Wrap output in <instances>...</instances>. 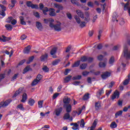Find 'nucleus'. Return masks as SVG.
Here are the masks:
<instances>
[{"label": "nucleus", "mask_w": 130, "mask_h": 130, "mask_svg": "<svg viewBox=\"0 0 130 130\" xmlns=\"http://www.w3.org/2000/svg\"><path fill=\"white\" fill-rule=\"evenodd\" d=\"M48 12H49V15L51 17H55L56 14L55 13V10L53 8H50L48 9Z\"/></svg>", "instance_id": "nucleus-12"}, {"label": "nucleus", "mask_w": 130, "mask_h": 130, "mask_svg": "<svg viewBox=\"0 0 130 130\" xmlns=\"http://www.w3.org/2000/svg\"><path fill=\"white\" fill-rule=\"evenodd\" d=\"M39 82L40 81L37 79H35L31 83V86H36V85H37Z\"/></svg>", "instance_id": "nucleus-35"}, {"label": "nucleus", "mask_w": 130, "mask_h": 130, "mask_svg": "<svg viewBox=\"0 0 130 130\" xmlns=\"http://www.w3.org/2000/svg\"><path fill=\"white\" fill-rule=\"evenodd\" d=\"M78 123L80 124V121H78L77 123H75L74 126L72 127V129H79V124H78Z\"/></svg>", "instance_id": "nucleus-27"}, {"label": "nucleus", "mask_w": 130, "mask_h": 130, "mask_svg": "<svg viewBox=\"0 0 130 130\" xmlns=\"http://www.w3.org/2000/svg\"><path fill=\"white\" fill-rule=\"evenodd\" d=\"M28 104L30 106H33L34 105V103H35V101L33 99H29L28 100Z\"/></svg>", "instance_id": "nucleus-32"}, {"label": "nucleus", "mask_w": 130, "mask_h": 130, "mask_svg": "<svg viewBox=\"0 0 130 130\" xmlns=\"http://www.w3.org/2000/svg\"><path fill=\"white\" fill-rule=\"evenodd\" d=\"M30 50H31V46L28 45L26 47H25L23 50V53L25 54H28L29 52H30Z\"/></svg>", "instance_id": "nucleus-14"}, {"label": "nucleus", "mask_w": 130, "mask_h": 130, "mask_svg": "<svg viewBox=\"0 0 130 130\" xmlns=\"http://www.w3.org/2000/svg\"><path fill=\"white\" fill-rule=\"evenodd\" d=\"M19 18L20 20V24H21V25H26V22L24 21V17L23 16H20Z\"/></svg>", "instance_id": "nucleus-42"}, {"label": "nucleus", "mask_w": 130, "mask_h": 130, "mask_svg": "<svg viewBox=\"0 0 130 130\" xmlns=\"http://www.w3.org/2000/svg\"><path fill=\"white\" fill-rule=\"evenodd\" d=\"M111 73L108 71L103 72V74L101 75V77L103 80H106L108 77H110Z\"/></svg>", "instance_id": "nucleus-7"}, {"label": "nucleus", "mask_w": 130, "mask_h": 130, "mask_svg": "<svg viewBox=\"0 0 130 130\" xmlns=\"http://www.w3.org/2000/svg\"><path fill=\"white\" fill-rule=\"evenodd\" d=\"M32 5L33 4H32V2H31V1H28L26 2V6L27 7H29V8H31Z\"/></svg>", "instance_id": "nucleus-60"}, {"label": "nucleus", "mask_w": 130, "mask_h": 130, "mask_svg": "<svg viewBox=\"0 0 130 130\" xmlns=\"http://www.w3.org/2000/svg\"><path fill=\"white\" fill-rule=\"evenodd\" d=\"M82 79V76L78 75L73 77L72 80L73 81H76V80H81Z\"/></svg>", "instance_id": "nucleus-38"}, {"label": "nucleus", "mask_w": 130, "mask_h": 130, "mask_svg": "<svg viewBox=\"0 0 130 130\" xmlns=\"http://www.w3.org/2000/svg\"><path fill=\"white\" fill-rule=\"evenodd\" d=\"M71 2L72 4L75 5V6H77L78 7H80V6H81L80 3H79V2H78L77 1H71Z\"/></svg>", "instance_id": "nucleus-46"}, {"label": "nucleus", "mask_w": 130, "mask_h": 130, "mask_svg": "<svg viewBox=\"0 0 130 130\" xmlns=\"http://www.w3.org/2000/svg\"><path fill=\"white\" fill-rule=\"evenodd\" d=\"M31 8V9H36L37 10H38V9H39V7L38 5L36 4H32Z\"/></svg>", "instance_id": "nucleus-55"}, {"label": "nucleus", "mask_w": 130, "mask_h": 130, "mask_svg": "<svg viewBox=\"0 0 130 130\" xmlns=\"http://www.w3.org/2000/svg\"><path fill=\"white\" fill-rule=\"evenodd\" d=\"M71 72V70L70 69H66L65 72H64V74L65 76H68V74H69Z\"/></svg>", "instance_id": "nucleus-62"}, {"label": "nucleus", "mask_w": 130, "mask_h": 130, "mask_svg": "<svg viewBox=\"0 0 130 130\" xmlns=\"http://www.w3.org/2000/svg\"><path fill=\"white\" fill-rule=\"evenodd\" d=\"M98 121V120L95 119L93 123H92V125L91 127H88L87 128V130H94L95 129V128H96V126H97V122Z\"/></svg>", "instance_id": "nucleus-8"}, {"label": "nucleus", "mask_w": 130, "mask_h": 130, "mask_svg": "<svg viewBox=\"0 0 130 130\" xmlns=\"http://www.w3.org/2000/svg\"><path fill=\"white\" fill-rule=\"evenodd\" d=\"M44 22L45 24H48L49 23V26L50 27H52V24L54 22V19L52 18H49V19H44Z\"/></svg>", "instance_id": "nucleus-6"}, {"label": "nucleus", "mask_w": 130, "mask_h": 130, "mask_svg": "<svg viewBox=\"0 0 130 130\" xmlns=\"http://www.w3.org/2000/svg\"><path fill=\"white\" fill-rule=\"evenodd\" d=\"M80 126L82 128L85 127V121H84V119H82L80 121Z\"/></svg>", "instance_id": "nucleus-52"}, {"label": "nucleus", "mask_w": 130, "mask_h": 130, "mask_svg": "<svg viewBox=\"0 0 130 130\" xmlns=\"http://www.w3.org/2000/svg\"><path fill=\"white\" fill-rule=\"evenodd\" d=\"M126 39H127V42L128 44L129 45H130V36H127V38H126Z\"/></svg>", "instance_id": "nucleus-64"}, {"label": "nucleus", "mask_w": 130, "mask_h": 130, "mask_svg": "<svg viewBox=\"0 0 130 130\" xmlns=\"http://www.w3.org/2000/svg\"><path fill=\"white\" fill-rule=\"evenodd\" d=\"M38 103L39 105V108H42V106L43 105V101H39Z\"/></svg>", "instance_id": "nucleus-53"}, {"label": "nucleus", "mask_w": 130, "mask_h": 130, "mask_svg": "<svg viewBox=\"0 0 130 130\" xmlns=\"http://www.w3.org/2000/svg\"><path fill=\"white\" fill-rule=\"evenodd\" d=\"M87 67H88V64L87 63H82L80 66V68L81 70H85Z\"/></svg>", "instance_id": "nucleus-36"}, {"label": "nucleus", "mask_w": 130, "mask_h": 130, "mask_svg": "<svg viewBox=\"0 0 130 130\" xmlns=\"http://www.w3.org/2000/svg\"><path fill=\"white\" fill-rule=\"evenodd\" d=\"M63 107L66 108V112L67 113H70V112H72V105H71V104L64 105Z\"/></svg>", "instance_id": "nucleus-13"}, {"label": "nucleus", "mask_w": 130, "mask_h": 130, "mask_svg": "<svg viewBox=\"0 0 130 130\" xmlns=\"http://www.w3.org/2000/svg\"><path fill=\"white\" fill-rule=\"evenodd\" d=\"M54 8H56L58 10H60V11L62 10L63 9V7H62V6L57 4H54Z\"/></svg>", "instance_id": "nucleus-28"}, {"label": "nucleus", "mask_w": 130, "mask_h": 130, "mask_svg": "<svg viewBox=\"0 0 130 130\" xmlns=\"http://www.w3.org/2000/svg\"><path fill=\"white\" fill-rule=\"evenodd\" d=\"M42 75H41V74H38L36 79H37L40 82V80H41V79H42Z\"/></svg>", "instance_id": "nucleus-58"}, {"label": "nucleus", "mask_w": 130, "mask_h": 130, "mask_svg": "<svg viewBox=\"0 0 130 130\" xmlns=\"http://www.w3.org/2000/svg\"><path fill=\"white\" fill-rule=\"evenodd\" d=\"M50 28H54L55 31H57L58 32H59V31H61V23L59 21H57V24H53L52 23V27H51Z\"/></svg>", "instance_id": "nucleus-3"}, {"label": "nucleus", "mask_w": 130, "mask_h": 130, "mask_svg": "<svg viewBox=\"0 0 130 130\" xmlns=\"http://www.w3.org/2000/svg\"><path fill=\"white\" fill-rule=\"evenodd\" d=\"M117 124L115 122H112L111 123L110 127H111L112 128H115V127H117Z\"/></svg>", "instance_id": "nucleus-45"}, {"label": "nucleus", "mask_w": 130, "mask_h": 130, "mask_svg": "<svg viewBox=\"0 0 130 130\" xmlns=\"http://www.w3.org/2000/svg\"><path fill=\"white\" fill-rule=\"evenodd\" d=\"M12 101H13L12 100L9 99L5 102H1L0 103V108H2V107H3V108H5V107H7V106H8L9 104H10V103L12 102Z\"/></svg>", "instance_id": "nucleus-4"}, {"label": "nucleus", "mask_w": 130, "mask_h": 130, "mask_svg": "<svg viewBox=\"0 0 130 130\" xmlns=\"http://www.w3.org/2000/svg\"><path fill=\"white\" fill-rule=\"evenodd\" d=\"M27 99H28V95H27V93H24L22 95V99L21 100V102H22V103H25Z\"/></svg>", "instance_id": "nucleus-17"}, {"label": "nucleus", "mask_w": 130, "mask_h": 130, "mask_svg": "<svg viewBox=\"0 0 130 130\" xmlns=\"http://www.w3.org/2000/svg\"><path fill=\"white\" fill-rule=\"evenodd\" d=\"M0 7L2 9L1 11H7V8L5 6L1 4Z\"/></svg>", "instance_id": "nucleus-61"}, {"label": "nucleus", "mask_w": 130, "mask_h": 130, "mask_svg": "<svg viewBox=\"0 0 130 130\" xmlns=\"http://www.w3.org/2000/svg\"><path fill=\"white\" fill-rule=\"evenodd\" d=\"M93 58L92 57H87V61H88V62H92V61H93Z\"/></svg>", "instance_id": "nucleus-63"}, {"label": "nucleus", "mask_w": 130, "mask_h": 130, "mask_svg": "<svg viewBox=\"0 0 130 130\" xmlns=\"http://www.w3.org/2000/svg\"><path fill=\"white\" fill-rule=\"evenodd\" d=\"M40 10L43 11V13L44 15H47V12H48V8L46 7H44V5L43 4L40 3L39 4Z\"/></svg>", "instance_id": "nucleus-5"}, {"label": "nucleus", "mask_w": 130, "mask_h": 130, "mask_svg": "<svg viewBox=\"0 0 130 130\" xmlns=\"http://www.w3.org/2000/svg\"><path fill=\"white\" fill-rule=\"evenodd\" d=\"M16 4V1H12L11 4H9V9H12L14 7H15V5Z\"/></svg>", "instance_id": "nucleus-33"}, {"label": "nucleus", "mask_w": 130, "mask_h": 130, "mask_svg": "<svg viewBox=\"0 0 130 130\" xmlns=\"http://www.w3.org/2000/svg\"><path fill=\"white\" fill-rule=\"evenodd\" d=\"M85 17H84V20L85 21V22H87V23H88V22L90 21V14L89 13V12L86 11L85 12Z\"/></svg>", "instance_id": "nucleus-16"}, {"label": "nucleus", "mask_w": 130, "mask_h": 130, "mask_svg": "<svg viewBox=\"0 0 130 130\" xmlns=\"http://www.w3.org/2000/svg\"><path fill=\"white\" fill-rule=\"evenodd\" d=\"M89 74H90V72H89L88 71H84V72H82V75L84 77H87V76H88L89 75Z\"/></svg>", "instance_id": "nucleus-56"}, {"label": "nucleus", "mask_w": 130, "mask_h": 130, "mask_svg": "<svg viewBox=\"0 0 130 130\" xmlns=\"http://www.w3.org/2000/svg\"><path fill=\"white\" fill-rule=\"evenodd\" d=\"M23 88L22 87L19 88V89L15 92L13 97H17L19 94H21V93H22V91H23Z\"/></svg>", "instance_id": "nucleus-22"}, {"label": "nucleus", "mask_w": 130, "mask_h": 130, "mask_svg": "<svg viewBox=\"0 0 130 130\" xmlns=\"http://www.w3.org/2000/svg\"><path fill=\"white\" fill-rule=\"evenodd\" d=\"M114 62V57L112 56L109 59V63H110V64H113Z\"/></svg>", "instance_id": "nucleus-50"}, {"label": "nucleus", "mask_w": 130, "mask_h": 130, "mask_svg": "<svg viewBox=\"0 0 130 130\" xmlns=\"http://www.w3.org/2000/svg\"><path fill=\"white\" fill-rule=\"evenodd\" d=\"M122 55H123V56L126 59L125 61H123L122 62V66L123 68H125L126 67V64H127L128 63V60L130 59V51H128L127 46H124V49L123 50Z\"/></svg>", "instance_id": "nucleus-2"}, {"label": "nucleus", "mask_w": 130, "mask_h": 130, "mask_svg": "<svg viewBox=\"0 0 130 130\" xmlns=\"http://www.w3.org/2000/svg\"><path fill=\"white\" fill-rule=\"evenodd\" d=\"M87 60V56H83L81 57V60L80 61H82V62H86Z\"/></svg>", "instance_id": "nucleus-41"}, {"label": "nucleus", "mask_w": 130, "mask_h": 130, "mask_svg": "<svg viewBox=\"0 0 130 130\" xmlns=\"http://www.w3.org/2000/svg\"><path fill=\"white\" fill-rule=\"evenodd\" d=\"M6 11H4V10H0V15L1 16H3V17H5L6 16Z\"/></svg>", "instance_id": "nucleus-57"}, {"label": "nucleus", "mask_w": 130, "mask_h": 130, "mask_svg": "<svg viewBox=\"0 0 130 130\" xmlns=\"http://www.w3.org/2000/svg\"><path fill=\"white\" fill-rule=\"evenodd\" d=\"M70 117L71 115H70V113H66L64 114L63 119H64V120H68V119H70Z\"/></svg>", "instance_id": "nucleus-23"}, {"label": "nucleus", "mask_w": 130, "mask_h": 130, "mask_svg": "<svg viewBox=\"0 0 130 130\" xmlns=\"http://www.w3.org/2000/svg\"><path fill=\"white\" fill-rule=\"evenodd\" d=\"M81 63V60H78L72 65V68H78Z\"/></svg>", "instance_id": "nucleus-30"}, {"label": "nucleus", "mask_w": 130, "mask_h": 130, "mask_svg": "<svg viewBox=\"0 0 130 130\" xmlns=\"http://www.w3.org/2000/svg\"><path fill=\"white\" fill-rule=\"evenodd\" d=\"M13 19H14V17H13L12 16H9L6 19V23H11Z\"/></svg>", "instance_id": "nucleus-39"}, {"label": "nucleus", "mask_w": 130, "mask_h": 130, "mask_svg": "<svg viewBox=\"0 0 130 130\" xmlns=\"http://www.w3.org/2000/svg\"><path fill=\"white\" fill-rule=\"evenodd\" d=\"M119 21V22H120L119 24L121 25H124V24L125 23V21H124V19H123V18H120Z\"/></svg>", "instance_id": "nucleus-51"}, {"label": "nucleus", "mask_w": 130, "mask_h": 130, "mask_svg": "<svg viewBox=\"0 0 130 130\" xmlns=\"http://www.w3.org/2000/svg\"><path fill=\"white\" fill-rule=\"evenodd\" d=\"M63 102L64 104V105H69L70 102H71V98H64L63 99Z\"/></svg>", "instance_id": "nucleus-15"}, {"label": "nucleus", "mask_w": 130, "mask_h": 130, "mask_svg": "<svg viewBox=\"0 0 130 130\" xmlns=\"http://www.w3.org/2000/svg\"><path fill=\"white\" fill-rule=\"evenodd\" d=\"M2 37H0V41H2V42H7V41H10V40L12 39V38L7 37L4 35H3Z\"/></svg>", "instance_id": "nucleus-9"}, {"label": "nucleus", "mask_w": 130, "mask_h": 130, "mask_svg": "<svg viewBox=\"0 0 130 130\" xmlns=\"http://www.w3.org/2000/svg\"><path fill=\"white\" fill-rule=\"evenodd\" d=\"M5 27L6 28V29L8 30L9 31H12V30H13V26L11 24H6Z\"/></svg>", "instance_id": "nucleus-31"}, {"label": "nucleus", "mask_w": 130, "mask_h": 130, "mask_svg": "<svg viewBox=\"0 0 130 130\" xmlns=\"http://www.w3.org/2000/svg\"><path fill=\"white\" fill-rule=\"evenodd\" d=\"M102 94H104V90H103V88L100 89L98 91H97L96 96L98 98H100V96H101Z\"/></svg>", "instance_id": "nucleus-20"}, {"label": "nucleus", "mask_w": 130, "mask_h": 130, "mask_svg": "<svg viewBox=\"0 0 130 130\" xmlns=\"http://www.w3.org/2000/svg\"><path fill=\"white\" fill-rule=\"evenodd\" d=\"M36 27L38 30H40L41 31L43 28L42 27V24H41V23L39 21H37L36 23Z\"/></svg>", "instance_id": "nucleus-21"}, {"label": "nucleus", "mask_w": 130, "mask_h": 130, "mask_svg": "<svg viewBox=\"0 0 130 130\" xmlns=\"http://www.w3.org/2000/svg\"><path fill=\"white\" fill-rule=\"evenodd\" d=\"M48 57L47 53L41 56V61H46Z\"/></svg>", "instance_id": "nucleus-19"}, {"label": "nucleus", "mask_w": 130, "mask_h": 130, "mask_svg": "<svg viewBox=\"0 0 130 130\" xmlns=\"http://www.w3.org/2000/svg\"><path fill=\"white\" fill-rule=\"evenodd\" d=\"M119 95L120 94L118 91L117 90L115 91L113 94L112 95V98H111L112 100H114V99H116V98H117V99H118V98H119Z\"/></svg>", "instance_id": "nucleus-10"}, {"label": "nucleus", "mask_w": 130, "mask_h": 130, "mask_svg": "<svg viewBox=\"0 0 130 130\" xmlns=\"http://www.w3.org/2000/svg\"><path fill=\"white\" fill-rule=\"evenodd\" d=\"M56 51H57V48L54 47L51 50L50 54L53 55L56 53Z\"/></svg>", "instance_id": "nucleus-29"}, {"label": "nucleus", "mask_w": 130, "mask_h": 130, "mask_svg": "<svg viewBox=\"0 0 130 130\" xmlns=\"http://www.w3.org/2000/svg\"><path fill=\"white\" fill-rule=\"evenodd\" d=\"M122 112H123V111H122V110L117 112L115 114V118H117L118 116H121L122 115Z\"/></svg>", "instance_id": "nucleus-26"}, {"label": "nucleus", "mask_w": 130, "mask_h": 130, "mask_svg": "<svg viewBox=\"0 0 130 130\" xmlns=\"http://www.w3.org/2000/svg\"><path fill=\"white\" fill-rule=\"evenodd\" d=\"M42 70L45 72V73H48L49 72V68L47 67L46 66H44L43 68L42 69Z\"/></svg>", "instance_id": "nucleus-40"}, {"label": "nucleus", "mask_w": 130, "mask_h": 130, "mask_svg": "<svg viewBox=\"0 0 130 130\" xmlns=\"http://www.w3.org/2000/svg\"><path fill=\"white\" fill-rule=\"evenodd\" d=\"M100 68H105L106 67V63L103 62H100L99 64Z\"/></svg>", "instance_id": "nucleus-47"}, {"label": "nucleus", "mask_w": 130, "mask_h": 130, "mask_svg": "<svg viewBox=\"0 0 130 130\" xmlns=\"http://www.w3.org/2000/svg\"><path fill=\"white\" fill-rule=\"evenodd\" d=\"M76 14L78 15L74 16V19H75L76 23L79 25V27H80V28H84V27H86L87 23L85 21H81L80 18L85 19V15H84V13H83L82 11L78 10L76 11Z\"/></svg>", "instance_id": "nucleus-1"}, {"label": "nucleus", "mask_w": 130, "mask_h": 130, "mask_svg": "<svg viewBox=\"0 0 130 130\" xmlns=\"http://www.w3.org/2000/svg\"><path fill=\"white\" fill-rule=\"evenodd\" d=\"M59 62H60V59H56L52 61V66H56V65L58 64Z\"/></svg>", "instance_id": "nucleus-37"}, {"label": "nucleus", "mask_w": 130, "mask_h": 130, "mask_svg": "<svg viewBox=\"0 0 130 130\" xmlns=\"http://www.w3.org/2000/svg\"><path fill=\"white\" fill-rule=\"evenodd\" d=\"M89 95H90V94H89V93H85V95L83 97V100H85V101L88 100V99H89V98H90L89 97Z\"/></svg>", "instance_id": "nucleus-43"}, {"label": "nucleus", "mask_w": 130, "mask_h": 130, "mask_svg": "<svg viewBox=\"0 0 130 130\" xmlns=\"http://www.w3.org/2000/svg\"><path fill=\"white\" fill-rule=\"evenodd\" d=\"M129 81H130V73L128 75V79L124 81L123 84L124 85V86H126V85H128V83H129Z\"/></svg>", "instance_id": "nucleus-24"}, {"label": "nucleus", "mask_w": 130, "mask_h": 130, "mask_svg": "<svg viewBox=\"0 0 130 130\" xmlns=\"http://www.w3.org/2000/svg\"><path fill=\"white\" fill-rule=\"evenodd\" d=\"M94 107L95 110H99L101 108V104L100 102H95L94 104Z\"/></svg>", "instance_id": "nucleus-18"}, {"label": "nucleus", "mask_w": 130, "mask_h": 130, "mask_svg": "<svg viewBox=\"0 0 130 130\" xmlns=\"http://www.w3.org/2000/svg\"><path fill=\"white\" fill-rule=\"evenodd\" d=\"M33 59H34V56H32L29 57L28 61H26V64H29L30 62H32V61H33Z\"/></svg>", "instance_id": "nucleus-49"}, {"label": "nucleus", "mask_w": 130, "mask_h": 130, "mask_svg": "<svg viewBox=\"0 0 130 130\" xmlns=\"http://www.w3.org/2000/svg\"><path fill=\"white\" fill-rule=\"evenodd\" d=\"M72 78V76L69 75L64 79V83H69L70 81H71V79Z\"/></svg>", "instance_id": "nucleus-34"}, {"label": "nucleus", "mask_w": 130, "mask_h": 130, "mask_svg": "<svg viewBox=\"0 0 130 130\" xmlns=\"http://www.w3.org/2000/svg\"><path fill=\"white\" fill-rule=\"evenodd\" d=\"M29 71H32V69H31L30 66H27L23 70V74H26V73H27V72H29Z\"/></svg>", "instance_id": "nucleus-25"}, {"label": "nucleus", "mask_w": 130, "mask_h": 130, "mask_svg": "<svg viewBox=\"0 0 130 130\" xmlns=\"http://www.w3.org/2000/svg\"><path fill=\"white\" fill-rule=\"evenodd\" d=\"M120 47H121L120 45H117L113 47L112 50H118Z\"/></svg>", "instance_id": "nucleus-44"}, {"label": "nucleus", "mask_w": 130, "mask_h": 130, "mask_svg": "<svg viewBox=\"0 0 130 130\" xmlns=\"http://www.w3.org/2000/svg\"><path fill=\"white\" fill-rule=\"evenodd\" d=\"M61 112H62V108L60 107L59 108L56 109L54 112V113H55L56 116H59Z\"/></svg>", "instance_id": "nucleus-11"}, {"label": "nucleus", "mask_w": 130, "mask_h": 130, "mask_svg": "<svg viewBox=\"0 0 130 130\" xmlns=\"http://www.w3.org/2000/svg\"><path fill=\"white\" fill-rule=\"evenodd\" d=\"M17 108H18V109H20V110H21L22 111H24V110H25V108H24L22 104L18 105L17 106Z\"/></svg>", "instance_id": "nucleus-48"}, {"label": "nucleus", "mask_w": 130, "mask_h": 130, "mask_svg": "<svg viewBox=\"0 0 130 130\" xmlns=\"http://www.w3.org/2000/svg\"><path fill=\"white\" fill-rule=\"evenodd\" d=\"M34 15L35 16L36 18H38V19H39V18H40V15L38 12H34Z\"/></svg>", "instance_id": "nucleus-54"}, {"label": "nucleus", "mask_w": 130, "mask_h": 130, "mask_svg": "<svg viewBox=\"0 0 130 130\" xmlns=\"http://www.w3.org/2000/svg\"><path fill=\"white\" fill-rule=\"evenodd\" d=\"M67 16L68 19H69V20H72V19H73V16H72V14L71 13H67Z\"/></svg>", "instance_id": "nucleus-59"}]
</instances>
